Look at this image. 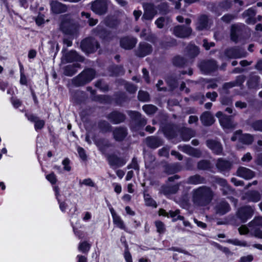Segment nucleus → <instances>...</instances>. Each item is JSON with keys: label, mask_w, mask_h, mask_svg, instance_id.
I'll return each mask as SVG.
<instances>
[{"label": "nucleus", "mask_w": 262, "mask_h": 262, "mask_svg": "<svg viewBox=\"0 0 262 262\" xmlns=\"http://www.w3.org/2000/svg\"><path fill=\"white\" fill-rule=\"evenodd\" d=\"M108 3V0H96L92 4V9L98 14H102L106 12Z\"/></svg>", "instance_id": "7ed1b4c3"}, {"label": "nucleus", "mask_w": 262, "mask_h": 262, "mask_svg": "<svg viewBox=\"0 0 262 262\" xmlns=\"http://www.w3.org/2000/svg\"><path fill=\"white\" fill-rule=\"evenodd\" d=\"M124 256L126 262H133L132 255L127 250H125Z\"/></svg>", "instance_id": "09e8293b"}, {"label": "nucleus", "mask_w": 262, "mask_h": 262, "mask_svg": "<svg viewBox=\"0 0 262 262\" xmlns=\"http://www.w3.org/2000/svg\"><path fill=\"white\" fill-rule=\"evenodd\" d=\"M156 226L157 227V231L159 233H163L165 230V227L163 223L160 221H157L155 222Z\"/></svg>", "instance_id": "79ce46f5"}, {"label": "nucleus", "mask_w": 262, "mask_h": 262, "mask_svg": "<svg viewBox=\"0 0 262 262\" xmlns=\"http://www.w3.org/2000/svg\"><path fill=\"white\" fill-rule=\"evenodd\" d=\"M237 29V28L236 26L233 25L232 26L231 30V39L234 41H235L237 39V37L235 35V32H236Z\"/></svg>", "instance_id": "de8ad7c7"}, {"label": "nucleus", "mask_w": 262, "mask_h": 262, "mask_svg": "<svg viewBox=\"0 0 262 262\" xmlns=\"http://www.w3.org/2000/svg\"><path fill=\"white\" fill-rule=\"evenodd\" d=\"M127 91L130 93H134L137 91V88L134 85L131 84H127L126 85Z\"/></svg>", "instance_id": "864d4df0"}, {"label": "nucleus", "mask_w": 262, "mask_h": 262, "mask_svg": "<svg viewBox=\"0 0 262 262\" xmlns=\"http://www.w3.org/2000/svg\"><path fill=\"white\" fill-rule=\"evenodd\" d=\"M54 190L55 193L56 198L57 199L58 203L59 204V208L61 211L64 212L65 211L66 209L67 205L64 202H60L59 200V188L57 186H54Z\"/></svg>", "instance_id": "2f4dec72"}, {"label": "nucleus", "mask_w": 262, "mask_h": 262, "mask_svg": "<svg viewBox=\"0 0 262 262\" xmlns=\"http://www.w3.org/2000/svg\"><path fill=\"white\" fill-rule=\"evenodd\" d=\"M77 151L80 158L83 160H85L86 159V155L84 149L82 148L78 147Z\"/></svg>", "instance_id": "5fc2aeb1"}, {"label": "nucleus", "mask_w": 262, "mask_h": 262, "mask_svg": "<svg viewBox=\"0 0 262 262\" xmlns=\"http://www.w3.org/2000/svg\"><path fill=\"white\" fill-rule=\"evenodd\" d=\"M179 210H177L174 211H170L169 212H166L164 209H161L159 211V215H163L167 217H171L173 219V221H176L178 220H182L183 217L179 215Z\"/></svg>", "instance_id": "9d476101"}, {"label": "nucleus", "mask_w": 262, "mask_h": 262, "mask_svg": "<svg viewBox=\"0 0 262 262\" xmlns=\"http://www.w3.org/2000/svg\"><path fill=\"white\" fill-rule=\"evenodd\" d=\"M252 126L255 130L262 132V121L259 120L255 122Z\"/></svg>", "instance_id": "a18cd8bd"}, {"label": "nucleus", "mask_w": 262, "mask_h": 262, "mask_svg": "<svg viewBox=\"0 0 262 262\" xmlns=\"http://www.w3.org/2000/svg\"><path fill=\"white\" fill-rule=\"evenodd\" d=\"M77 258H78V262H87L86 257L84 256L78 255Z\"/></svg>", "instance_id": "774afa93"}, {"label": "nucleus", "mask_w": 262, "mask_h": 262, "mask_svg": "<svg viewBox=\"0 0 262 262\" xmlns=\"http://www.w3.org/2000/svg\"><path fill=\"white\" fill-rule=\"evenodd\" d=\"M91 248V245L87 242L84 241L80 242L78 245V250L83 253H86L89 252Z\"/></svg>", "instance_id": "c756f323"}, {"label": "nucleus", "mask_w": 262, "mask_h": 262, "mask_svg": "<svg viewBox=\"0 0 262 262\" xmlns=\"http://www.w3.org/2000/svg\"><path fill=\"white\" fill-rule=\"evenodd\" d=\"M217 96L216 92L207 93L206 94V97L210 99L212 101H214Z\"/></svg>", "instance_id": "8fccbe9b"}, {"label": "nucleus", "mask_w": 262, "mask_h": 262, "mask_svg": "<svg viewBox=\"0 0 262 262\" xmlns=\"http://www.w3.org/2000/svg\"><path fill=\"white\" fill-rule=\"evenodd\" d=\"M207 146L214 153L219 154L222 151V148L220 143L213 140H209L207 142Z\"/></svg>", "instance_id": "2eb2a0df"}, {"label": "nucleus", "mask_w": 262, "mask_h": 262, "mask_svg": "<svg viewBox=\"0 0 262 262\" xmlns=\"http://www.w3.org/2000/svg\"><path fill=\"white\" fill-rule=\"evenodd\" d=\"M138 98L140 101H145L148 100L149 95L147 93L144 91H139Z\"/></svg>", "instance_id": "4c0bfd02"}, {"label": "nucleus", "mask_w": 262, "mask_h": 262, "mask_svg": "<svg viewBox=\"0 0 262 262\" xmlns=\"http://www.w3.org/2000/svg\"><path fill=\"white\" fill-rule=\"evenodd\" d=\"M70 161L69 159L66 158L64 159L62 162V164L63 166V169L67 171H70L71 169V167L70 165Z\"/></svg>", "instance_id": "ea45409f"}, {"label": "nucleus", "mask_w": 262, "mask_h": 262, "mask_svg": "<svg viewBox=\"0 0 262 262\" xmlns=\"http://www.w3.org/2000/svg\"><path fill=\"white\" fill-rule=\"evenodd\" d=\"M253 212V210L251 207L246 206L238 210L237 215L243 222H245L251 217Z\"/></svg>", "instance_id": "6e6552de"}, {"label": "nucleus", "mask_w": 262, "mask_h": 262, "mask_svg": "<svg viewBox=\"0 0 262 262\" xmlns=\"http://www.w3.org/2000/svg\"><path fill=\"white\" fill-rule=\"evenodd\" d=\"M237 174L238 176L245 179H251L254 176L253 172L245 167L239 168L237 171Z\"/></svg>", "instance_id": "f8f14e48"}, {"label": "nucleus", "mask_w": 262, "mask_h": 262, "mask_svg": "<svg viewBox=\"0 0 262 262\" xmlns=\"http://www.w3.org/2000/svg\"><path fill=\"white\" fill-rule=\"evenodd\" d=\"M227 56L229 58H241L245 56V54L237 49H230L226 52Z\"/></svg>", "instance_id": "aec40b11"}, {"label": "nucleus", "mask_w": 262, "mask_h": 262, "mask_svg": "<svg viewBox=\"0 0 262 262\" xmlns=\"http://www.w3.org/2000/svg\"><path fill=\"white\" fill-rule=\"evenodd\" d=\"M126 129L123 128H116L114 131V138L116 140H122L126 136Z\"/></svg>", "instance_id": "4be33fe9"}, {"label": "nucleus", "mask_w": 262, "mask_h": 262, "mask_svg": "<svg viewBox=\"0 0 262 262\" xmlns=\"http://www.w3.org/2000/svg\"><path fill=\"white\" fill-rule=\"evenodd\" d=\"M214 44L213 42H210L209 44V46L208 45V43L207 41L205 39L203 40V46L206 50H209L210 48V47L214 46Z\"/></svg>", "instance_id": "e2e57ef3"}, {"label": "nucleus", "mask_w": 262, "mask_h": 262, "mask_svg": "<svg viewBox=\"0 0 262 262\" xmlns=\"http://www.w3.org/2000/svg\"><path fill=\"white\" fill-rule=\"evenodd\" d=\"M90 42V40L89 39H86L83 40L81 43L82 50L88 53H92L98 48V44L97 42H95L96 47L95 48L93 47L91 48L90 45H89Z\"/></svg>", "instance_id": "4468645a"}, {"label": "nucleus", "mask_w": 262, "mask_h": 262, "mask_svg": "<svg viewBox=\"0 0 262 262\" xmlns=\"http://www.w3.org/2000/svg\"><path fill=\"white\" fill-rule=\"evenodd\" d=\"M144 200L146 205L155 208L157 207V204L156 202L150 198L149 195L145 194Z\"/></svg>", "instance_id": "c9c22d12"}, {"label": "nucleus", "mask_w": 262, "mask_h": 262, "mask_svg": "<svg viewBox=\"0 0 262 262\" xmlns=\"http://www.w3.org/2000/svg\"><path fill=\"white\" fill-rule=\"evenodd\" d=\"M27 78H26V77L25 76V75L23 74V73H21V75H20V83L21 84H27Z\"/></svg>", "instance_id": "338daca9"}, {"label": "nucleus", "mask_w": 262, "mask_h": 262, "mask_svg": "<svg viewBox=\"0 0 262 262\" xmlns=\"http://www.w3.org/2000/svg\"><path fill=\"white\" fill-rule=\"evenodd\" d=\"M213 192L206 186H201L194 189L192 192V199L194 204L198 206H205L212 200Z\"/></svg>", "instance_id": "f257e3e1"}, {"label": "nucleus", "mask_w": 262, "mask_h": 262, "mask_svg": "<svg viewBox=\"0 0 262 262\" xmlns=\"http://www.w3.org/2000/svg\"><path fill=\"white\" fill-rule=\"evenodd\" d=\"M143 110L147 114H152L156 112V107L152 105H145L143 106Z\"/></svg>", "instance_id": "e433bc0d"}, {"label": "nucleus", "mask_w": 262, "mask_h": 262, "mask_svg": "<svg viewBox=\"0 0 262 262\" xmlns=\"http://www.w3.org/2000/svg\"><path fill=\"white\" fill-rule=\"evenodd\" d=\"M136 43V40L134 38L124 37L120 40L121 46L125 49L133 48Z\"/></svg>", "instance_id": "9b49d317"}, {"label": "nucleus", "mask_w": 262, "mask_h": 262, "mask_svg": "<svg viewBox=\"0 0 262 262\" xmlns=\"http://www.w3.org/2000/svg\"><path fill=\"white\" fill-rule=\"evenodd\" d=\"M151 51L150 46L146 43H143L140 45L138 54L139 56L143 57L150 53Z\"/></svg>", "instance_id": "a211bd4d"}, {"label": "nucleus", "mask_w": 262, "mask_h": 262, "mask_svg": "<svg viewBox=\"0 0 262 262\" xmlns=\"http://www.w3.org/2000/svg\"><path fill=\"white\" fill-rule=\"evenodd\" d=\"M237 139H239L240 141L245 144H250L253 141V137L249 134H241V131H237L234 136L231 138V140L235 141Z\"/></svg>", "instance_id": "423d86ee"}, {"label": "nucleus", "mask_w": 262, "mask_h": 262, "mask_svg": "<svg viewBox=\"0 0 262 262\" xmlns=\"http://www.w3.org/2000/svg\"><path fill=\"white\" fill-rule=\"evenodd\" d=\"M198 166L200 169H206L209 167V163L206 161H202L198 163Z\"/></svg>", "instance_id": "37998d69"}, {"label": "nucleus", "mask_w": 262, "mask_h": 262, "mask_svg": "<svg viewBox=\"0 0 262 262\" xmlns=\"http://www.w3.org/2000/svg\"><path fill=\"white\" fill-rule=\"evenodd\" d=\"M111 120L114 123H119L124 120V116L120 113L114 112L110 115V117Z\"/></svg>", "instance_id": "5701e85b"}, {"label": "nucleus", "mask_w": 262, "mask_h": 262, "mask_svg": "<svg viewBox=\"0 0 262 262\" xmlns=\"http://www.w3.org/2000/svg\"><path fill=\"white\" fill-rule=\"evenodd\" d=\"M209 24L208 17L205 15L202 16L196 24V29L199 30L207 29L209 27Z\"/></svg>", "instance_id": "f3484780"}, {"label": "nucleus", "mask_w": 262, "mask_h": 262, "mask_svg": "<svg viewBox=\"0 0 262 262\" xmlns=\"http://www.w3.org/2000/svg\"><path fill=\"white\" fill-rule=\"evenodd\" d=\"M231 243L235 245L241 246H246L247 244L245 242L239 241L237 239H234L231 242Z\"/></svg>", "instance_id": "680f3d73"}, {"label": "nucleus", "mask_w": 262, "mask_h": 262, "mask_svg": "<svg viewBox=\"0 0 262 262\" xmlns=\"http://www.w3.org/2000/svg\"><path fill=\"white\" fill-rule=\"evenodd\" d=\"M144 13L142 19L145 20H151L154 16L159 12L164 13L167 10V5L162 2L160 5L155 6L152 4H146L143 5Z\"/></svg>", "instance_id": "f03ea898"}, {"label": "nucleus", "mask_w": 262, "mask_h": 262, "mask_svg": "<svg viewBox=\"0 0 262 262\" xmlns=\"http://www.w3.org/2000/svg\"><path fill=\"white\" fill-rule=\"evenodd\" d=\"M252 259L253 257L252 255H247L242 257L241 258L240 262H250Z\"/></svg>", "instance_id": "13d9d810"}, {"label": "nucleus", "mask_w": 262, "mask_h": 262, "mask_svg": "<svg viewBox=\"0 0 262 262\" xmlns=\"http://www.w3.org/2000/svg\"><path fill=\"white\" fill-rule=\"evenodd\" d=\"M52 11L55 13H60L66 11V6L60 3L53 2L51 4Z\"/></svg>", "instance_id": "6ab92c4d"}, {"label": "nucleus", "mask_w": 262, "mask_h": 262, "mask_svg": "<svg viewBox=\"0 0 262 262\" xmlns=\"http://www.w3.org/2000/svg\"><path fill=\"white\" fill-rule=\"evenodd\" d=\"M233 16L231 15H226L223 16L222 19L225 22H229L233 19Z\"/></svg>", "instance_id": "0e129e2a"}, {"label": "nucleus", "mask_w": 262, "mask_h": 262, "mask_svg": "<svg viewBox=\"0 0 262 262\" xmlns=\"http://www.w3.org/2000/svg\"><path fill=\"white\" fill-rule=\"evenodd\" d=\"M170 20L167 17H161L158 18L156 21L155 24L159 28H162L165 25H167Z\"/></svg>", "instance_id": "c85d7f7f"}, {"label": "nucleus", "mask_w": 262, "mask_h": 262, "mask_svg": "<svg viewBox=\"0 0 262 262\" xmlns=\"http://www.w3.org/2000/svg\"><path fill=\"white\" fill-rule=\"evenodd\" d=\"M252 159V156L249 152L246 154L242 158L243 162H249Z\"/></svg>", "instance_id": "052dcab7"}, {"label": "nucleus", "mask_w": 262, "mask_h": 262, "mask_svg": "<svg viewBox=\"0 0 262 262\" xmlns=\"http://www.w3.org/2000/svg\"><path fill=\"white\" fill-rule=\"evenodd\" d=\"M11 101L13 106L15 108H18L21 105V103L20 101L18 99H12Z\"/></svg>", "instance_id": "bf43d9fd"}, {"label": "nucleus", "mask_w": 262, "mask_h": 262, "mask_svg": "<svg viewBox=\"0 0 262 262\" xmlns=\"http://www.w3.org/2000/svg\"><path fill=\"white\" fill-rule=\"evenodd\" d=\"M46 179L52 184H54L57 182L56 176L54 173H50L46 176Z\"/></svg>", "instance_id": "a19ab883"}, {"label": "nucleus", "mask_w": 262, "mask_h": 262, "mask_svg": "<svg viewBox=\"0 0 262 262\" xmlns=\"http://www.w3.org/2000/svg\"><path fill=\"white\" fill-rule=\"evenodd\" d=\"M216 209L217 213L224 214L229 211V206L227 203L223 202L217 206Z\"/></svg>", "instance_id": "b1692460"}, {"label": "nucleus", "mask_w": 262, "mask_h": 262, "mask_svg": "<svg viewBox=\"0 0 262 262\" xmlns=\"http://www.w3.org/2000/svg\"><path fill=\"white\" fill-rule=\"evenodd\" d=\"M187 49L188 53L191 56H195L199 53V49L198 47L193 45H189L187 47Z\"/></svg>", "instance_id": "f704fd0d"}, {"label": "nucleus", "mask_w": 262, "mask_h": 262, "mask_svg": "<svg viewBox=\"0 0 262 262\" xmlns=\"http://www.w3.org/2000/svg\"><path fill=\"white\" fill-rule=\"evenodd\" d=\"M202 123L205 125H211L214 122L213 116L208 112L204 113L201 117Z\"/></svg>", "instance_id": "dca6fc26"}, {"label": "nucleus", "mask_w": 262, "mask_h": 262, "mask_svg": "<svg viewBox=\"0 0 262 262\" xmlns=\"http://www.w3.org/2000/svg\"><path fill=\"white\" fill-rule=\"evenodd\" d=\"M95 76V72L92 69H87L84 71L79 76L78 79L81 81L80 84H84L91 81Z\"/></svg>", "instance_id": "0eeeda50"}, {"label": "nucleus", "mask_w": 262, "mask_h": 262, "mask_svg": "<svg viewBox=\"0 0 262 262\" xmlns=\"http://www.w3.org/2000/svg\"><path fill=\"white\" fill-rule=\"evenodd\" d=\"M216 116L218 118L221 126L224 128H231L234 127L235 124L229 118L225 116L222 112H218L216 114Z\"/></svg>", "instance_id": "39448f33"}, {"label": "nucleus", "mask_w": 262, "mask_h": 262, "mask_svg": "<svg viewBox=\"0 0 262 262\" xmlns=\"http://www.w3.org/2000/svg\"><path fill=\"white\" fill-rule=\"evenodd\" d=\"M194 222L199 227L202 228H205L206 227V225L205 223L201 221H199L195 219H194Z\"/></svg>", "instance_id": "69168bd1"}, {"label": "nucleus", "mask_w": 262, "mask_h": 262, "mask_svg": "<svg viewBox=\"0 0 262 262\" xmlns=\"http://www.w3.org/2000/svg\"><path fill=\"white\" fill-rule=\"evenodd\" d=\"M60 29L64 33L67 34H73L76 32V26L69 19L62 20Z\"/></svg>", "instance_id": "20e7f679"}, {"label": "nucleus", "mask_w": 262, "mask_h": 262, "mask_svg": "<svg viewBox=\"0 0 262 262\" xmlns=\"http://www.w3.org/2000/svg\"><path fill=\"white\" fill-rule=\"evenodd\" d=\"M216 166L221 170H225L230 167L231 163L228 161L219 159L216 164Z\"/></svg>", "instance_id": "bb28decb"}, {"label": "nucleus", "mask_w": 262, "mask_h": 262, "mask_svg": "<svg viewBox=\"0 0 262 262\" xmlns=\"http://www.w3.org/2000/svg\"><path fill=\"white\" fill-rule=\"evenodd\" d=\"M216 183L223 187L222 191L224 194H228L232 192L231 189L228 185L225 180L223 179H218L216 180Z\"/></svg>", "instance_id": "412c9836"}, {"label": "nucleus", "mask_w": 262, "mask_h": 262, "mask_svg": "<svg viewBox=\"0 0 262 262\" xmlns=\"http://www.w3.org/2000/svg\"><path fill=\"white\" fill-rule=\"evenodd\" d=\"M128 168H133L135 169H138V165L137 163V161L136 159H133L132 162V163L128 166Z\"/></svg>", "instance_id": "603ef678"}, {"label": "nucleus", "mask_w": 262, "mask_h": 262, "mask_svg": "<svg viewBox=\"0 0 262 262\" xmlns=\"http://www.w3.org/2000/svg\"><path fill=\"white\" fill-rule=\"evenodd\" d=\"M182 150L189 155H191L195 157H199L200 152L196 149L193 148L189 146L184 145L182 147Z\"/></svg>", "instance_id": "a878e982"}, {"label": "nucleus", "mask_w": 262, "mask_h": 262, "mask_svg": "<svg viewBox=\"0 0 262 262\" xmlns=\"http://www.w3.org/2000/svg\"><path fill=\"white\" fill-rule=\"evenodd\" d=\"M238 231L241 234H245L249 232V229L246 226H242L238 228Z\"/></svg>", "instance_id": "6e6d98bb"}, {"label": "nucleus", "mask_w": 262, "mask_h": 262, "mask_svg": "<svg viewBox=\"0 0 262 262\" xmlns=\"http://www.w3.org/2000/svg\"><path fill=\"white\" fill-rule=\"evenodd\" d=\"M45 22V18L43 15H38L36 18V23L38 25H41Z\"/></svg>", "instance_id": "3c124183"}, {"label": "nucleus", "mask_w": 262, "mask_h": 262, "mask_svg": "<svg viewBox=\"0 0 262 262\" xmlns=\"http://www.w3.org/2000/svg\"><path fill=\"white\" fill-rule=\"evenodd\" d=\"M97 29L98 30V34L100 38H105L108 34L105 30L102 29L100 26H98Z\"/></svg>", "instance_id": "58836bf2"}, {"label": "nucleus", "mask_w": 262, "mask_h": 262, "mask_svg": "<svg viewBox=\"0 0 262 262\" xmlns=\"http://www.w3.org/2000/svg\"><path fill=\"white\" fill-rule=\"evenodd\" d=\"M244 198L249 201L257 202L260 200V194L256 191H252L246 194Z\"/></svg>", "instance_id": "393cba45"}, {"label": "nucleus", "mask_w": 262, "mask_h": 262, "mask_svg": "<svg viewBox=\"0 0 262 262\" xmlns=\"http://www.w3.org/2000/svg\"><path fill=\"white\" fill-rule=\"evenodd\" d=\"M113 186L114 187V191L118 194H119L121 192L122 187L118 183H114Z\"/></svg>", "instance_id": "4d7b16f0"}, {"label": "nucleus", "mask_w": 262, "mask_h": 262, "mask_svg": "<svg viewBox=\"0 0 262 262\" xmlns=\"http://www.w3.org/2000/svg\"><path fill=\"white\" fill-rule=\"evenodd\" d=\"M192 30L190 27L178 26L174 28L173 33L178 37H186L191 33Z\"/></svg>", "instance_id": "1a4fd4ad"}, {"label": "nucleus", "mask_w": 262, "mask_h": 262, "mask_svg": "<svg viewBox=\"0 0 262 262\" xmlns=\"http://www.w3.org/2000/svg\"><path fill=\"white\" fill-rule=\"evenodd\" d=\"M108 160L110 164L114 167L122 166L126 163L125 160L119 158L115 156H110Z\"/></svg>", "instance_id": "ddd939ff"}, {"label": "nucleus", "mask_w": 262, "mask_h": 262, "mask_svg": "<svg viewBox=\"0 0 262 262\" xmlns=\"http://www.w3.org/2000/svg\"><path fill=\"white\" fill-rule=\"evenodd\" d=\"M249 227L256 228L257 227L262 226V217H255L251 223H249Z\"/></svg>", "instance_id": "72a5a7b5"}, {"label": "nucleus", "mask_w": 262, "mask_h": 262, "mask_svg": "<svg viewBox=\"0 0 262 262\" xmlns=\"http://www.w3.org/2000/svg\"><path fill=\"white\" fill-rule=\"evenodd\" d=\"M67 60L69 62H71L74 60H82V58L75 51H70L67 55Z\"/></svg>", "instance_id": "cd10ccee"}, {"label": "nucleus", "mask_w": 262, "mask_h": 262, "mask_svg": "<svg viewBox=\"0 0 262 262\" xmlns=\"http://www.w3.org/2000/svg\"><path fill=\"white\" fill-rule=\"evenodd\" d=\"M113 222L114 224L118 228L124 230L125 229V225L123 221L121 220L120 217L118 215L115 216L113 217Z\"/></svg>", "instance_id": "473e14b6"}, {"label": "nucleus", "mask_w": 262, "mask_h": 262, "mask_svg": "<svg viewBox=\"0 0 262 262\" xmlns=\"http://www.w3.org/2000/svg\"><path fill=\"white\" fill-rule=\"evenodd\" d=\"M188 181L190 184L197 185L203 183L204 182V179L201 177L200 176L195 175L190 177L188 179Z\"/></svg>", "instance_id": "7c9ffc66"}, {"label": "nucleus", "mask_w": 262, "mask_h": 262, "mask_svg": "<svg viewBox=\"0 0 262 262\" xmlns=\"http://www.w3.org/2000/svg\"><path fill=\"white\" fill-rule=\"evenodd\" d=\"M45 125V122L42 120H37L35 122V129H39L42 128Z\"/></svg>", "instance_id": "49530a36"}, {"label": "nucleus", "mask_w": 262, "mask_h": 262, "mask_svg": "<svg viewBox=\"0 0 262 262\" xmlns=\"http://www.w3.org/2000/svg\"><path fill=\"white\" fill-rule=\"evenodd\" d=\"M80 183L81 184L84 185L85 186H90V187H94L95 186V183L90 178L84 179L82 182H80Z\"/></svg>", "instance_id": "c03bdc74"}]
</instances>
